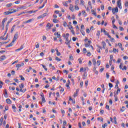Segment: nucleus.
<instances>
[{
    "label": "nucleus",
    "instance_id": "nucleus-62",
    "mask_svg": "<svg viewBox=\"0 0 128 128\" xmlns=\"http://www.w3.org/2000/svg\"><path fill=\"white\" fill-rule=\"evenodd\" d=\"M113 52L116 54V48H113Z\"/></svg>",
    "mask_w": 128,
    "mask_h": 128
},
{
    "label": "nucleus",
    "instance_id": "nucleus-34",
    "mask_svg": "<svg viewBox=\"0 0 128 128\" xmlns=\"http://www.w3.org/2000/svg\"><path fill=\"white\" fill-rule=\"evenodd\" d=\"M103 32H104V34H106V36H107V35L108 34V32H106V30H103Z\"/></svg>",
    "mask_w": 128,
    "mask_h": 128
},
{
    "label": "nucleus",
    "instance_id": "nucleus-29",
    "mask_svg": "<svg viewBox=\"0 0 128 128\" xmlns=\"http://www.w3.org/2000/svg\"><path fill=\"white\" fill-rule=\"evenodd\" d=\"M20 78H21V80H24V76H22V75H20Z\"/></svg>",
    "mask_w": 128,
    "mask_h": 128
},
{
    "label": "nucleus",
    "instance_id": "nucleus-4",
    "mask_svg": "<svg viewBox=\"0 0 128 128\" xmlns=\"http://www.w3.org/2000/svg\"><path fill=\"white\" fill-rule=\"evenodd\" d=\"M16 12V10L12 9L10 11H8L7 12H8V14H13V12Z\"/></svg>",
    "mask_w": 128,
    "mask_h": 128
},
{
    "label": "nucleus",
    "instance_id": "nucleus-3",
    "mask_svg": "<svg viewBox=\"0 0 128 128\" xmlns=\"http://www.w3.org/2000/svg\"><path fill=\"white\" fill-rule=\"evenodd\" d=\"M118 12V7H116V8H112V12L114 14L116 12Z\"/></svg>",
    "mask_w": 128,
    "mask_h": 128
},
{
    "label": "nucleus",
    "instance_id": "nucleus-50",
    "mask_svg": "<svg viewBox=\"0 0 128 128\" xmlns=\"http://www.w3.org/2000/svg\"><path fill=\"white\" fill-rule=\"evenodd\" d=\"M20 0H17L14 2V4H20Z\"/></svg>",
    "mask_w": 128,
    "mask_h": 128
},
{
    "label": "nucleus",
    "instance_id": "nucleus-51",
    "mask_svg": "<svg viewBox=\"0 0 128 128\" xmlns=\"http://www.w3.org/2000/svg\"><path fill=\"white\" fill-rule=\"evenodd\" d=\"M40 96H42V98H44V93L41 92Z\"/></svg>",
    "mask_w": 128,
    "mask_h": 128
},
{
    "label": "nucleus",
    "instance_id": "nucleus-13",
    "mask_svg": "<svg viewBox=\"0 0 128 128\" xmlns=\"http://www.w3.org/2000/svg\"><path fill=\"white\" fill-rule=\"evenodd\" d=\"M46 26L48 28V30H50V28H52V25L50 24V23H48Z\"/></svg>",
    "mask_w": 128,
    "mask_h": 128
},
{
    "label": "nucleus",
    "instance_id": "nucleus-40",
    "mask_svg": "<svg viewBox=\"0 0 128 128\" xmlns=\"http://www.w3.org/2000/svg\"><path fill=\"white\" fill-rule=\"evenodd\" d=\"M109 103L112 106V99H110L109 100Z\"/></svg>",
    "mask_w": 128,
    "mask_h": 128
},
{
    "label": "nucleus",
    "instance_id": "nucleus-1",
    "mask_svg": "<svg viewBox=\"0 0 128 128\" xmlns=\"http://www.w3.org/2000/svg\"><path fill=\"white\" fill-rule=\"evenodd\" d=\"M18 38V33L17 32L14 35V37L13 38L12 42H14L16 40V38Z\"/></svg>",
    "mask_w": 128,
    "mask_h": 128
},
{
    "label": "nucleus",
    "instance_id": "nucleus-16",
    "mask_svg": "<svg viewBox=\"0 0 128 128\" xmlns=\"http://www.w3.org/2000/svg\"><path fill=\"white\" fill-rule=\"evenodd\" d=\"M114 98L115 102H118V96H116V93H114Z\"/></svg>",
    "mask_w": 128,
    "mask_h": 128
},
{
    "label": "nucleus",
    "instance_id": "nucleus-57",
    "mask_svg": "<svg viewBox=\"0 0 128 128\" xmlns=\"http://www.w3.org/2000/svg\"><path fill=\"white\" fill-rule=\"evenodd\" d=\"M76 30L77 31L80 30V27H78V26H76Z\"/></svg>",
    "mask_w": 128,
    "mask_h": 128
},
{
    "label": "nucleus",
    "instance_id": "nucleus-37",
    "mask_svg": "<svg viewBox=\"0 0 128 128\" xmlns=\"http://www.w3.org/2000/svg\"><path fill=\"white\" fill-rule=\"evenodd\" d=\"M84 30V26L83 24H82V26H81V30Z\"/></svg>",
    "mask_w": 128,
    "mask_h": 128
},
{
    "label": "nucleus",
    "instance_id": "nucleus-30",
    "mask_svg": "<svg viewBox=\"0 0 128 128\" xmlns=\"http://www.w3.org/2000/svg\"><path fill=\"white\" fill-rule=\"evenodd\" d=\"M92 62H93V64L96 65V59L94 58L92 59Z\"/></svg>",
    "mask_w": 128,
    "mask_h": 128
},
{
    "label": "nucleus",
    "instance_id": "nucleus-38",
    "mask_svg": "<svg viewBox=\"0 0 128 128\" xmlns=\"http://www.w3.org/2000/svg\"><path fill=\"white\" fill-rule=\"evenodd\" d=\"M82 52H84V54H86V48H84Z\"/></svg>",
    "mask_w": 128,
    "mask_h": 128
},
{
    "label": "nucleus",
    "instance_id": "nucleus-59",
    "mask_svg": "<svg viewBox=\"0 0 128 128\" xmlns=\"http://www.w3.org/2000/svg\"><path fill=\"white\" fill-rule=\"evenodd\" d=\"M78 60L80 64H82V59H80V58H79Z\"/></svg>",
    "mask_w": 128,
    "mask_h": 128
},
{
    "label": "nucleus",
    "instance_id": "nucleus-64",
    "mask_svg": "<svg viewBox=\"0 0 128 128\" xmlns=\"http://www.w3.org/2000/svg\"><path fill=\"white\" fill-rule=\"evenodd\" d=\"M125 6H128V2H125Z\"/></svg>",
    "mask_w": 128,
    "mask_h": 128
},
{
    "label": "nucleus",
    "instance_id": "nucleus-5",
    "mask_svg": "<svg viewBox=\"0 0 128 128\" xmlns=\"http://www.w3.org/2000/svg\"><path fill=\"white\" fill-rule=\"evenodd\" d=\"M114 60V56L112 55L110 56V60L109 61V63L110 66H112V62Z\"/></svg>",
    "mask_w": 128,
    "mask_h": 128
},
{
    "label": "nucleus",
    "instance_id": "nucleus-17",
    "mask_svg": "<svg viewBox=\"0 0 128 128\" xmlns=\"http://www.w3.org/2000/svg\"><path fill=\"white\" fill-rule=\"evenodd\" d=\"M4 58H6V56H2L0 57V60H4Z\"/></svg>",
    "mask_w": 128,
    "mask_h": 128
},
{
    "label": "nucleus",
    "instance_id": "nucleus-11",
    "mask_svg": "<svg viewBox=\"0 0 128 128\" xmlns=\"http://www.w3.org/2000/svg\"><path fill=\"white\" fill-rule=\"evenodd\" d=\"M4 96L5 98H8V92L6 89L4 90Z\"/></svg>",
    "mask_w": 128,
    "mask_h": 128
},
{
    "label": "nucleus",
    "instance_id": "nucleus-26",
    "mask_svg": "<svg viewBox=\"0 0 128 128\" xmlns=\"http://www.w3.org/2000/svg\"><path fill=\"white\" fill-rule=\"evenodd\" d=\"M110 82H114V76L112 77V80H110Z\"/></svg>",
    "mask_w": 128,
    "mask_h": 128
},
{
    "label": "nucleus",
    "instance_id": "nucleus-47",
    "mask_svg": "<svg viewBox=\"0 0 128 128\" xmlns=\"http://www.w3.org/2000/svg\"><path fill=\"white\" fill-rule=\"evenodd\" d=\"M119 30H124V28L120 26Z\"/></svg>",
    "mask_w": 128,
    "mask_h": 128
},
{
    "label": "nucleus",
    "instance_id": "nucleus-21",
    "mask_svg": "<svg viewBox=\"0 0 128 128\" xmlns=\"http://www.w3.org/2000/svg\"><path fill=\"white\" fill-rule=\"evenodd\" d=\"M12 6V3H10L9 4H7L6 6V8H10V6Z\"/></svg>",
    "mask_w": 128,
    "mask_h": 128
},
{
    "label": "nucleus",
    "instance_id": "nucleus-54",
    "mask_svg": "<svg viewBox=\"0 0 128 128\" xmlns=\"http://www.w3.org/2000/svg\"><path fill=\"white\" fill-rule=\"evenodd\" d=\"M106 78H110V75L108 74V73H106Z\"/></svg>",
    "mask_w": 128,
    "mask_h": 128
},
{
    "label": "nucleus",
    "instance_id": "nucleus-48",
    "mask_svg": "<svg viewBox=\"0 0 128 128\" xmlns=\"http://www.w3.org/2000/svg\"><path fill=\"white\" fill-rule=\"evenodd\" d=\"M41 16H42V18H44V16H46V13H44Z\"/></svg>",
    "mask_w": 128,
    "mask_h": 128
},
{
    "label": "nucleus",
    "instance_id": "nucleus-23",
    "mask_svg": "<svg viewBox=\"0 0 128 128\" xmlns=\"http://www.w3.org/2000/svg\"><path fill=\"white\" fill-rule=\"evenodd\" d=\"M12 20V18H11L10 19V20L7 22L6 24H10V22Z\"/></svg>",
    "mask_w": 128,
    "mask_h": 128
},
{
    "label": "nucleus",
    "instance_id": "nucleus-52",
    "mask_svg": "<svg viewBox=\"0 0 128 128\" xmlns=\"http://www.w3.org/2000/svg\"><path fill=\"white\" fill-rule=\"evenodd\" d=\"M63 126H66V121L64 120L63 122Z\"/></svg>",
    "mask_w": 128,
    "mask_h": 128
},
{
    "label": "nucleus",
    "instance_id": "nucleus-55",
    "mask_svg": "<svg viewBox=\"0 0 128 128\" xmlns=\"http://www.w3.org/2000/svg\"><path fill=\"white\" fill-rule=\"evenodd\" d=\"M96 64L98 66H100V61L98 60Z\"/></svg>",
    "mask_w": 128,
    "mask_h": 128
},
{
    "label": "nucleus",
    "instance_id": "nucleus-60",
    "mask_svg": "<svg viewBox=\"0 0 128 128\" xmlns=\"http://www.w3.org/2000/svg\"><path fill=\"white\" fill-rule=\"evenodd\" d=\"M22 66V65L20 64H18L16 66V68H20Z\"/></svg>",
    "mask_w": 128,
    "mask_h": 128
},
{
    "label": "nucleus",
    "instance_id": "nucleus-45",
    "mask_svg": "<svg viewBox=\"0 0 128 128\" xmlns=\"http://www.w3.org/2000/svg\"><path fill=\"white\" fill-rule=\"evenodd\" d=\"M42 40H46V36H42Z\"/></svg>",
    "mask_w": 128,
    "mask_h": 128
},
{
    "label": "nucleus",
    "instance_id": "nucleus-44",
    "mask_svg": "<svg viewBox=\"0 0 128 128\" xmlns=\"http://www.w3.org/2000/svg\"><path fill=\"white\" fill-rule=\"evenodd\" d=\"M75 10H80V8H78V6H75Z\"/></svg>",
    "mask_w": 128,
    "mask_h": 128
},
{
    "label": "nucleus",
    "instance_id": "nucleus-19",
    "mask_svg": "<svg viewBox=\"0 0 128 128\" xmlns=\"http://www.w3.org/2000/svg\"><path fill=\"white\" fill-rule=\"evenodd\" d=\"M120 112H123L124 110H126V107L124 106H122V108L120 110Z\"/></svg>",
    "mask_w": 128,
    "mask_h": 128
},
{
    "label": "nucleus",
    "instance_id": "nucleus-15",
    "mask_svg": "<svg viewBox=\"0 0 128 128\" xmlns=\"http://www.w3.org/2000/svg\"><path fill=\"white\" fill-rule=\"evenodd\" d=\"M22 48H24V46H21L19 48H18L16 50V52H18L20 50H22Z\"/></svg>",
    "mask_w": 128,
    "mask_h": 128
},
{
    "label": "nucleus",
    "instance_id": "nucleus-25",
    "mask_svg": "<svg viewBox=\"0 0 128 128\" xmlns=\"http://www.w3.org/2000/svg\"><path fill=\"white\" fill-rule=\"evenodd\" d=\"M80 32H81L82 34V36H86V32H84V30H80Z\"/></svg>",
    "mask_w": 128,
    "mask_h": 128
},
{
    "label": "nucleus",
    "instance_id": "nucleus-39",
    "mask_svg": "<svg viewBox=\"0 0 128 128\" xmlns=\"http://www.w3.org/2000/svg\"><path fill=\"white\" fill-rule=\"evenodd\" d=\"M42 102H44V103L46 102V98H44V97L42 98Z\"/></svg>",
    "mask_w": 128,
    "mask_h": 128
},
{
    "label": "nucleus",
    "instance_id": "nucleus-49",
    "mask_svg": "<svg viewBox=\"0 0 128 128\" xmlns=\"http://www.w3.org/2000/svg\"><path fill=\"white\" fill-rule=\"evenodd\" d=\"M14 74H15L14 70H12L11 72V74H12V76H14Z\"/></svg>",
    "mask_w": 128,
    "mask_h": 128
},
{
    "label": "nucleus",
    "instance_id": "nucleus-35",
    "mask_svg": "<svg viewBox=\"0 0 128 128\" xmlns=\"http://www.w3.org/2000/svg\"><path fill=\"white\" fill-rule=\"evenodd\" d=\"M100 31L98 30L97 32L96 36H100Z\"/></svg>",
    "mask_w": 128,
    "mask_h": 128
},
{
    "label": "nucleus",
    "instance_id": "nucleus-7",
    "mask_svg": "<svg viewBox=\"0 0 128 128\" xmlns=\"http://www.w3.org/2000/svg\"><path fill=\"white\" fill-rule=\"evenodd\" d=\"M80 90L78 89H76V93L74 94V96L76 98V96H78V92Z\"/></svg>",
    "mask_w": 128,
    "mask_h": 128
},
{
    "label": "nucleus",
    "instance_id": "nucleus-28",
    "mask_svg": "<svg viewBox=\"0 0 128 128\" xmlns=\"http://www.w3.org/2000/svg\"><path fill=\"white\" fill-rule=\"evenodd\" d=\"M62 4L64 6H68V5L66 2H63Z\"/></svg>",
    "mask_w": 128,
    "mask_h": 128
},
{
    "label": "nucleus",
    "instance_id": "nucleus-36",
    "mask_svg": "<svg viewBox=\"0 0 128 128\" xmlns=\"http://www.w3.org/2000/svg\"><path fill=\"white\" fill-rule=\"evenodd\" d=\"M12 108L13 110H14V112H16V106H14V104H12Z\"/></svg>",
    "mask_w": 128,
    "mask_h": 128
},
{
    "label": "nucleus",
    "instance_id": "nucleus-32",
    "mask_svg": "<svg viewBox=\"0 0 128 128\" xmlns=\"http://www.w3.org/2000/svg\"><path fill=\"white\" fill-rule=\"evenodd\" d=\"M120 92V88H118V90H117V92H116V94H118V93Z\"/></svg>",
    "mask_w": 128,
    "mask_h": 128
},
{
    "label": "nucleus",
    "instance_id": "nucleus-6",
    "mask_svg": "<svg viewBox=\"0 0 128 128\" xmlns=\"http://www.w3.org/2000/svg\"><path fill=\"white\" fill-rule=\"evenodd\" d=\"M33 20H34V18L30 19L26 22H23V24H28L30 22H32Z\"/></svg>",
    "mask_w": 128,
    "mask_h": 128
},
{
    "label": "nucleus",
    "instance_id": "nucleus-22",
    "mask_svg": "<svg viewBox=\"0 0 128 128\" xmlns=\"http://www.w3.org/2000/svg\"><path fill=\"white\" fill-rule=\"evenodd\" d=\"M20 88H24V84H21L19 86Z\"/></svg>",
    "mask_w": 128,
    "mask_h": 128
},
{
    "label": "nucleus",
    "instance_id": "nucleus-41",
    "mask_svg": "<svg viewBox=\"0 0 128 128\" xmlns=\"http://www.w3.org/2000/svg\"><path fill=\"white\" fill-rule=\"evenodd\" d=\"M64 26H68V23H66V22H64Z\"/></svg>",
    "mask_w": 128,
    "mask_h": 128
},
{
    "label": "nucleus",
    "instance_id": "nucleus-8",
    "mask_svg": "<svg viewBox=\"0 0 128 128\" xmlns=\"http://www.w3.org/2000/svg\"><path fill=\"white\" fill-rule=\"evenodd\" d=\"M6 102H7L8 104H11L12 100H10V99L8 98L6 100Z\"/></svg>",
    "mask_w": 128,
    "mask_h": 128
},
{
    "label": "nucleus",
    "instance_id": "nucleus-53",
    "mask_svg": "<svg viewBox=\"0 0 128 128\" xmlns=\"http://www.w3.org/2000/svg\"><path fill=\"white\" fill-rule=\"evenodd\" d=\"M69 58H70V60H74V57L72 56H70Z\"/></svg>",
    "mask_w": 128,
    "mask_h": 128
},
{
    "label": "nucleus",
    "instance_id": "nucleus-12",
    "mask_svg": "<svg viewBox=\"0 0 128 128\" xmlns=\"http://www.w3.org/2000/svg\"><path fill=\"white\" fill-rule=\"evenodd\" d=\"M102 44L103 46L102 48H104V50H106V42H102Z\"/></svg>",
    "mask_w": 128,
    "mask_h": 128
},
{
    "label": "nucleus",
    "instance_id": "nucleus-2",
    "mask_svg": "<svg viewBox=\"0 0 128 128\" xmlns=\"http://www.w3.org/2000/svg\"><path fill=\"white\" fill-rule=\"evenodd\" d=\"M117 6L120 10H122V0H118Z\"/></svg>",
    "mask_w": 128,
    "mask_h": 128
},
{
    "label": "nucleus",
    "instance_id": "nucleus-46",
    "mask_svg": "<svg viewBox=\"0 0 128 128\" xmlns=\"http://www.w3.org/2000/svg\"><path fill=\"white\" fill-rule=\"evenodd\" d=\"M0 122L1 124H2V122H4V118L2 117L0 118Z\"/></svg>",
    "mask_w": 128,
    "mask_h": 128
},
{
    "label": "nucleus",
    "instance_id": "nucleus-63",
    "mask_svg": "<svg viewBox=\"0 0 128 128\" xmlns=\"http://www.w3.org/2000/svg\"><path fill=\"white\" fill-rule=\"evenodd\" d=\"M75 2L76 4H78L80 2L78 0H76Z\"/></svg>",
    "mask_w": 128,
    "mask_h": 128
},
{
    "label": "nucleus",
    "instance_id": "nucleus-31",
    "mask_svg": "<svg viewBox=\"0 0 128 128\" xmlns=\"http://www.w3.org/2000/svg\"><path fill=\"white\" fill-rule=\"evenodd\" d=\"M68 28H69V30H74V28H72V25H69L68 26Z\"/></svg>",
    "mask_w": 128,
    "mask_h": 128
},
{
    "label": "nucleus",
    "instance_id": "nucleus-20",
    "mask_svg": "<svg viewBox=\"0 0 128 128\" xmlns=\"http://www.w3.org/2000/svg\"><path fill=\"white\" fill-rule=\"evenodd\" d=\"M41 66H42L43 68L45 70L46 72L48 70V68H46V66L44 64H41Z\"/></svg>",
    "mask_w": 128,
    "mask_h": 128
},
{
    "label": "nucleus",
    "instance_id": "nucleus-42",
    "mask_svg": "<svg viewBox=\"0 0 128 128\" xmlns=\"http://www.w3.org/2000/svg\"><path fill=\"white\" fill-rule=\"evenodd\" d=\"M64 38H66V42H68V36H64Z\"/></svg>",
    "mask_w": 128,
    "mask_h": 128
},
{
    "label": "nucleus",
    "instance_id": "nucleus-18",
    "mask_svg": "<svg viewBox=\"0 0 128 128\" xmlns=\"http://www.w3.org/2000/svg\"><path fill=\"white\" fill-rule=\"evenodd\" d=\"M14 28H16V25H14L12 26L11 28V31H10L11 33H12V32H14Z\"/></svg>",
    "mask_w": 128,
    "mask_h": 128
},
{
    "label": "nucleus",
    "instance_id": "nucleus-56",
    "mask_svg": "<svg viewBox=\"0 0 128 128\" xmlns=\"http://www.w3.org/2000/svg\"><path fill=\"white\" fill-rule=\"evenodd\" d=\"M54 14H60V11H58V10H55Z\"/></svg>",
    "mask_w": 128,
    "mask_h": 128
},
{
    "label": "nucleus",
    "instance_id": "nucleus-43",
    "mask_svg": "<svg viewBox=\"0 0 128 128\" xmlns=\"http://www.w3.org/2000/svg\"><path fill=\"white\" fill-rule=\"evenodd\" d=\"M108 86H109L110 88H112V86H113L112 84V83H109V84H108Z\"/></svg>",
    "mask_w": 128,
    "mask_h": 128
},
{
    "label": "nucleus",
    "instance_id": "nucleus-27",
    "mask_svg": "<svg viewBox=\"0 0 128 128\" xmlns=\"http://www.w3.org/2000/svg\"><path fill=\"white\" fill-rule=\"evenodd\" d=\"M7 18H5L4 19H3L2 21V24H4V22H6V20Z\"/></svg>",
    "mask_w": 128,
    "mask_h": 128
},
{
    "label": "nucleus",
    "instance_id": "nucleus-58",
    "mask_svg": "<svg viewBox=\"0 0 128 128\" xmlns=\"http://www.w3.org/2000/svg\"><path fill=\"white\" fill-rule=\"evenodd\" d=\"M123 58H124V60H128V57L127 56H124L123 57Z\"/></svg>",
    "mask_w": 128,
    "mask_h": 128
},
{
    "label": "nucleus",
    "instance_id": "nucleus-10",
    "mask_svg": "<svg viewBox=\"0 0 128 128\" xmlns=\"http://www.w3.org/2000/svg\"><path fill=\"white\" fill-rule=\"evenodd\" d=\"M14 42H12H12H11V43H10V44H8V46H6V48H10V46H14Z\"/></svg>",
    "mask_w": 128,
    "mask_h": 128
},
{
    "label": "nucleus",
    "instance_id": "nucleus-24",
    "mask_svg": "<svg viewBox=\"0 0 128 128\" xmlns=\"http://www.w3.org/2000/svg\"><path fill=\"white\" fill-rule=\"evenodd\" d=\"M55 60H58V62H60L62 60V59L58 58V56L55 58Z\"/></svg>",
    "mask_w": 128,
    "mask_h": 128
},
{
    "label": "nucleus",
    "instance_id": "nucleus-33",
    "mask_svg": "<svg viewBox=\"0 0 128 128\" xmlns=\"http://www.w3.org/2000/svg\"><path fill=\"white\" fill-rule=\"evenodd\" d=\"M53 22H54V24H58V20L56 19H54V20H53Z\"/></svg>",
    "mask_w": 128,
    "mask_h": 128
},
{
    "label": "nucleus",
    "instance_id": "nucleus-61",
    "mask_svg": "<svg viewBox=\"0 0 128 128\" xmlns=\"http://www.w3.org/2000/svg\"><path fill=\"white\" fill-rule=\"evenodd\" d=\"M74 24H78V22L76 20L73 21Z\"/></svg>",
    "mask_w": 128,
    "mask_h": 128
},
{
    "label": "nucleus",
    "instance_id": "nucleus-14",
    "mask_svg": "<svg viewBox=\"0 0 128 128\" xmlns=\"http://www.w3.org/2000/svg\"><path fill=\"white\" fill-rule=\"evenodd\" d=\"M6 30L4 34H6V32H8V24H6Z\"/></svg>",
    "mask_w": 128,
    "mask_h": 128
},
{
    "label": "nucleus",
    "instance_id": "nucleus-9",
    "mask_svg": "<svg viewBox=\"0 0 128 128\" xmlns=\"http://www.w3.org/2000/svg\"><path fill=\"white\" fill-rule=\"evenodd\" d=\"M70 10H71V12H74V6L72 4H70Z\"/></svg>",
    "mask_w": 128,
    "mask_h": 128
}]
</instances>
